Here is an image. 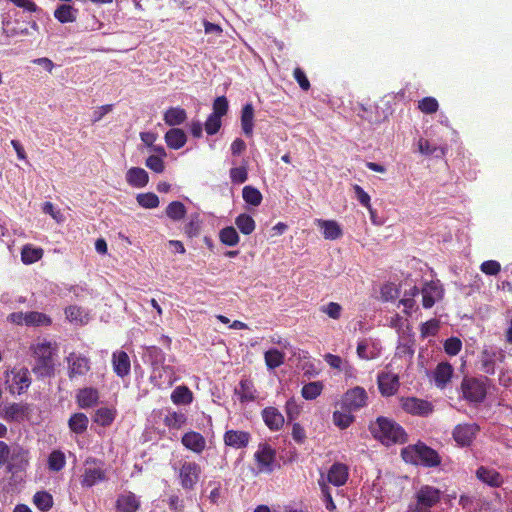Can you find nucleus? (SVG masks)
<instances>
[{"mask_svg":"<svg viewBox=\"0 0 512 512\" xmlns=\"http://www.w3.org/2000/svg\"><path fill=\"white\" fill-rule=\"evenodd\" d=\"M201 231V220L198 214L190 215L184 226V232L189 238L197 237Z\"/></svg>","mask_w":512,"mask_h":512,"instance_id":"nucleus-47","label":"nucleus"},{"mask_svg":"<svg viewBox=\"0 0 512 512\" xmlns=\"http://www.w3.org/2000/svg\"><path fill=\"white\" fill-rule=\"evenodd\" d=\"M187 421V417L182 412H170L164 418V423L171 429H181Z\"/></svg>","mask_w":512,"mask_h":512,"instance_id":"nucleus-46","label":"nucleus"},{"mask_svg":"<svg viewBox=\"0 0 512 512\" xmlns=\"http://www.w3.org/2000/svg\"><path fill=\"white\" fill-rule=\"evenodd\" d=\"M324 385L321 381L305 384L301 389V395L306 400H314L322 393Z\"/></svg>","mask_w":512,"mask_h":512,"instance_id":"nucleus-41","label":"nucleus"},{"mask_svg":"<svg viewBox=\"0 0 512 512\" xmlns=\"http://www.w3.org/2000/svg\"><path fill=\"white\" fill-rule=\"evenodd\" d=\"M402 409L411 415L426 417L433 412L431 402L416 397H403L400 400Z\"/></svg>","mask_w":512,"mask_h":512,"instance_id":"nucleus-13","label":"nucleus"},{"mask_svg":"<svg viewBox=\"0 0 512 512\" xmlns=\"http://www.w3.org/2000/svg\"><path fill=\"white\" fill-rule=\"evenodd\" d=\"M261 417L268 429L273 432L281 430L285 424L283 414L274 406L265 407L261 411Z\"/></svg>","mask_w":512,"mask_h":512,"instance_id":"nucleus-16","label":"nucleus"},{"mask_svg":"<svg viewBox=\"0 0 512 512\" xmlns=\"http://www.w3.org/2000/svg\"><path fill=\"white\" fill-rule=\"evenodd\" d=\"M318 484H319V487H320V490H321V493H322V496H323V499H324V502H325L326 509L329 510V511L335 510L336 509V505H335V503L333 501L330 487L328 486V484L324 480V476L323 475H321V478L318 480Z\"/></svg>","mask_w":512,"mask_h":512,"instance_id":"nucleus-51","label":"nucleus"},{"mask_svg":"<svg viewBox=\"0 0 512 512\" xmlns=\"http://www.w3.org/2000/svg\"><path fill=\"white\" fill-rule=\"evenodd\" d=\"M251 440V434L243 430H227L223 435V441L226 446L234 449H244Z\"/></svg>","mask_w":512,"mask_h":512,"instance_id":"nucleus-17","label":"nucleus"},{"mask_svg":"<svg viewBox=\"0 0 512 512\" xmlns=\"http://www.w3.org/2000/svg\"><path fill=\"white\" fill-rule=\"evenodd\" d=\"M68 376L70 379L79 376H85L91 368L90 359L75 352L67 357Z\"/></svg>","mask_w":512,"mask_h":512,"instance_id":"nucleus-14","label":"nucleus"},{"mask_svg":"<svg viewBox=\"0 0 512 512\" xmlns=\"http://www.w3.org/2000/svg\"><path fill=\"white\" fill-rule=\"evenodd\" d=\"M27 406L20 403H10L3 407L0 417L8 422H19L24 420L27 413Z\"/></svg>","mask_w":512,"mask_h":512,"instance_id":"nucleus-24","label":"nucleus"},{"mask_svg":"<svg viewBox=\"0 0 512 512\" xmlns=\"http://www.w3.org/2000/svg\"><path fill=\"white\" fill-rule=\"evenodd\" d=\"M369 431L372 436L385 446L404 444L408 435L403 427L391 418L380 416L370 423Z\"/></svg>","mask_w":512,"mask_h":512,"instance_id":"nucleus-1","label":"nucleus"},{"mask_svg":"<svg viewBox=\"0 0 512 512\" xmlns=\"http://www.w3.org/2000/svg\"><path fill=\"white\" fill-rule=\"evenodd\" d=\"M285 355L278 349H270L265 352V364L269 369H275L284 363Z\"/></svg>","mask_w":512,"mask_h":512,"instance_id":"nucleus-43","label":"nucleus"},{"mask_svg":"<svg viewBox=\"0 0 512 512\" xmlns=\"http://www.w3.org/2000/svg\"><path fill=\"white\" fill-rule=\"evenodd\" d=\"M47 465L52 472L61 471L66 465L65 454L61 450H53L48 456Z\"/></svg>","mask_w":512,"mask_h":512,"instance_id":"nucleus-37","label":"nucleus"},{"mask_svg":"<svg viewBox=\"0 0 512 512\" xmlns=\"http://www.w3.org/2000/svg\"><path fill=\"white\" fill-rule=\"evenodd\" d=\"M477 478L491 487H500L504 483L502 475L495 469L480 466L476 471Z\"/></svg>","mask_w":512,"mask_h":512,"instance_id":"nucleus-28","label":"nucleus"},{"mask_svg":"<svg viewBox=\"0 0 512 512\" xmlns=\"http://www.w3.org/2000/svg\"><path fill=\"white\" fill-rule=\"evenodd\" d=\"M43 257V249L25 245L21 251V260L24 264H33Z\"/></svg>","mask_w":512,"mask_h":512,"instance_id":"nucleus-40","label":"nucleus"},{"mask_svg":"<svg viewBox=\"0 0 512 512\" xmlns=\"http://www.w3.org/2000/svg\"><path fill=\"white\" fill-rule=\"evenodd\" d=\"M462 396L472 403L482 402L486 397V388L482 381L465 377L461 383Z\"/></svg>","mask_w":512,"mask_h":512,"instance_id":"nucleus-9","label":"nucleus"},{"mask_svg":"<svg viewBox=\"0 0 512 512\" xmlns=\"http://www.w3.org/2000/svg\"><path fill=\"white\" fill-rule=\"evenodd\" d=\"M320 310L330 318L337 320L341 317L342 306L336 302H329L328 304L323 305Z\"/></svg>","mask_w":512,"mask_h":512,"instance_id":"nucleus-60","label":"nucleus"},{"mask_svg":"<svg viewBox=\"0 0 512 512\" xmlns=\"http://www.w3.org/2000/svg\"><path fill=\"white\" fill-rule=\"evenodd\" d=\"M368 395L363 387L356 386L345 392L342 406L349 412L357 411L367 405Z\"/></svg>","mask_w":512,"mask_h":512,"instance_id":"nucleus-12","label":"nucleus"},{"mask_svg":"<svg viewBox=\"0 0 512 512\" xmlns=\"http://www.w3.org/2000/svg\"><path fill=\"white\" fill-rule=\"evenodd\" d=\"M285 412L288 422H292L298 418L301 413V406L297 403L295 398H290L285 404Z\"/></svg>","mask_w":512,"mask_h":512,"instance_id":"nucleus-55","label":"nucleus"},{"mask_svg":"<svg viewBox=\"0 0 512 512\" xmlns=\"http://www.w3.org/2000/svg\"><path fill=\"white\" fill-rule=\"evenodd\" d=\"M181 443L186 449L196 454H201L206 448V439L196 431L186 432L181 438Z\"/></svg>","mask_w":512,"mask_h":512,"instance_id":"nucleus-21","label":"nucleus"},{"mask_svg":"<svg viewBox=\"0 0 512 512\" xmlns=\"http://www.w3.org/2000/svg\"><path fill=\"white\" fill-rule=\"evenodd\" d=\"M480 431L479 425L476 423H462L454 427L452 437L460 447H469L474 442Z\"/></svg>","mask_w":512,"mask_h":512,"instance_id":"nucleus-10","label":"nucleus"},{"mask_svg":"<svg viewBox=\"0 0 512 512\" xmlns=\"http://www.w3.org/2000/svg\"><path fill=\"white\" fill-rule=\"evenodd\" d=\"M65 315H66V318L70 322H75V323H80V324L85 323V320H84L85 316H84L83 310L79 306L71 305V306L67 307L65 309Z\"/></svg>","mask_w":512,"mask_h":512,"instance_id":"nucleus-54","label":"nucleus"},{"mask_svg":"<svg viewBox=\"0 0 512 512\" xmlns=\"http://www.w3.org/2000/svg\"><path fill=\"white\" fill-rule=\"evenodd\" d=\"M30 452L28 449L20 445L14 446L10 449V455L7 463V471L11 473H18L25 471L29 466Z\"/></svg>","mask_w":512,"mask_h":512,"instance_id":"nucleus-11","label":"nucleus"},{"mask_svg":"<svg viewBox=\"0 0 512 512\" xmlns=\"http://www.w3.org/2000/svg\"><path fill=\"white\" fill-rule=\"evenodd\" d=\"M230 179L234 184H242L248 179L246 166L234 167L230 169Z\"/></svg>","mask_w":512,"mask_h":512,"instance_id":"nucleus-58","label":"nucleus"},{"mask_svg":"<svg viewBox=\"0 0 512 512\" xmlns=\"http://www.w3.org/2000/svg\"><path fill=\"white\" fill-rule=\"evenodd\" d=\"M6 383L11 394L21 395L28 390L31 385V378L27 368H13L7 372Z\"/></svg>","mask_w":512,"mask_h":512,"instance_id":"nucleus-7","label":"nucleus"},{"mask_svg":"<svg viewBox=\"0 0 512 512\" xmlns=\"http://www.w3.org/2000/svg\"><path fill=\"white\" fill-rule=\"evenodd\" d=\"M354 421V416L349 412L346 411H334L333 412V422L334 424L339 427L340 429H346L348 428Z\"/></svg>","mask_w":512,"mask_h":512,"instance_id":"nucleus-48","label":"nucleus"},{"mask_svg":"<svg viewBox=\"0 0 512 512\" xmlns=\"http://www.w3.org/2000/svg\"><path fill=\"white\" fill-rule=\"evenodd\" d=\"M165 212L167 217L171 220L180 221L185 217L187 211L185 205L182 202L172 201L166 207Z\"/></svg>","mask_w":512,"mask_h":512,"instance_id":"nucleus-42","label":"nucleus"},{"mask_svg":"<svg viewBox=\"0 0 512 512\" xmlns=\"http://www.w3.org/2000/svg\"><path fill=\"white\" fill-rule=\"evenodd\" d=\"M241 128L245 136L251 137L253 135L254 108L251 103H247L242 107Z\"/></svg>","mask_w":512,"mask_h":512,"instance_id":"nucleus-31","label":"nucleus"},{"mask_svg":"<svg viewBox=\"0 0 512 512\" xmlns=\"http://www.w3.org/2000/svg\"><path fill=\"white\" fill-rule=\"evenodd\" d=\"M51 323V318L44 313L37 311L26 312L27 326H49Z\"/></svg>","mask_w":512,"mask_h":512,"instance_id":"nucleus-44","label":"nucleus"},{"mask_svg":"<svg viewBox=\"0 0 512 512\" xmlns=\"http://www.w3.org/2000/svg\"><path fill=\"white\" fill-rule=\"evenodd\" d=\"M349 477V469L346 464L336 462L331 465L329 468L326 479V483L332 484L336 487L343 486L346 484Z\"/></svg>","mask_w":512,"mask_h":512,"instance_id":"nucleus-18","label":"nucleus"},{"mask_svg":"<svg viewBox=\"0 0 512 512\" xmlns=\"http://www.w3.org/2000/svg\"><path fill=\"white\" fill-rule=\"evenodd\" d=\"M495 356L496 352L484 350L482 352V369L487 374H494L495 373Z\"/></svg>","mask_w":512,"mask_h":512,"instance_id":"nucleus-52","label":"nucleus"},{"mask_svg":"<svg viewBox=\"0 0 512 512\" xmlns=\"http://www.w3.org/2000/svg\"><path fill=\"white\" fill-rule=\"evenodd\" d=\"M136 200L143 208L153 209L159 206V198L152 192L138 194Z\"/></svg>","mask_w":512,"mask_h":512,"instance_id":"nucleus-50","label":"nucleus"},{"mask_svg":"<svg viewBox=\"0 0 512 512\" xmlns=\"http://www.w3.org/2000/svg\"><path fill=\"white\" fill-rule=\"evenodd\" d=\"M171 401L176 405H188L193 401V393L185 385L177 386L171 393Z\"/></svg>","mask_w":512,"mask_h":512,"instance_id":"nucleus-35","label":"nucleus"},{"mask_svg":"<svg viewBox=\"0 0 512 512\" xmlns=\"http://www.w3.org/2000/svg\"><path fill=\"white\" fill-rule=\"evenodd\" d=\"M454 369L448 362L439 363L432 373L434 383L437 388L444 389L451 381Z\"/></svg>","mask_w":512,"mask_h":512,"instance_id":"nucleus-22","label":"nucleus"},{"mask_svg":"<svg viewBox=\"0 0 512 512\" xmlns=\"http://www.w3.org/2000/svg\"><path fill=\"white\" fill-rule=\"evenodd\" d=\"M422 306L429 309L434 306L435 302L443 297V289L439 282H426L422 289Z\"/></svg>","mask_w":512,"mask_h":512,"instance_id":"nucleus-15","label":"nucleus"},{"mask_svg":"<svg viewBox=\"0 0 512 512\" xmlns=\"http://www.w3.org/2000/svg\"><path fill=\"white\" fill-rule=\"evenodd\" d=\"M241 403L252 402L256 399V389L251 379L243 378L234 390Z\"/></svg>","mask_w":512,"mask_h":512,"instance_id":"nucleus-27","label":"nucleus"},{"mask_svg":"<svg viewBox=\"0 0 512 512\" xmlns=\"http://www.w3.org/2000/svg\"><path fill=\"white\" fill-rule=\"evenodd\" d=\"M34 504L41 511H48L53 505L51 494L45 491H39L34 495Z\"/></svg>","mask_w":512,"mask_h":512,"instance_id":"nucleus-49","label":"nucleus"},{"mask_svg":"<svg viewBox=\"0 0 512 512\" xmlns=\"http://www.w3.org/2000/svg\"><path fill=\"white\" fill-rule=\"evenodd\" d=\"M481 271L486 275H497L501 270V265L498 261L487 260L480 266Z\"/></svg>","mask_w":512,"mask_h":512,"instance_id":"nucleus-63","label":"nucleus"},{"mask_svg":"<svg viewBox=\"0 0 512 512\" xmlns=\"http://www.w3.org/2000/svg\"><path fill=\"white\" fill-rule=\"evenodd\" d=\"M229 104L225 96L217 97L213 102V112L211 114L222 118L228 112Z\"/></svg>","mask_w":512,"mask_h":512,"instance_id":"nucleus-57","label":"nucleus"},{"mask_svg":"<svg viewBox=\"0 0 512 512\" xmlns=\"http://www.w3.org/2000/svg\"><path fill=\"white\" fill-rule=\"evenodd\" d=\"M441 491L433 486L423 485L415 493V503L409 505L410 512H430L440 502Z\"/></svg>","mask_w":512,"mask_h":512,"instance_id":"nucleus-4","label":"nucleus"},{"mask_svg":"<svg viewBox=\"0 0 512 512\" xmlns=\"http://www.w3.org/2000/svg\"><path fill=\"white\" fill-rule=\"evenodd\" d=\"M126 181L132 187L143 188L149 182V175L143 168L132 167L126 173Z\"/></svg>","mask_w":512,"mask_h":512,"instance_id":"nucleus-29","label":"nucleus"},{"mask_svg":"<svg viewBox=\"0 0 512 512\" xmlns=\"http://www.w3.org/2000/svg\"><path fill=\"white\" fill-rule=\"evenodd\" d=\"M165 142L171 149L178 150L187 142V136L182 129L171 128L165 134Z\"/></svg>","mask_w":512,"mask_h":512,"instance_id":"nucleus-30","label":"nucleus"},{"mask_svg":"<svg viewBox=\"0 0 512 512\" xmlns=\"http://www.w3.org/2000/svg\"><path fill=\"white\" fill-rule=\"evenodd\" d=\"M145 165L155 173H162L165 169L163 159L156 155L149 156L145 161Z\"/></svg>","mask_w":512,"mask_h":512,"instance_id":"nucleus-61","label":"nucleus"},{"mask_svg":"<svg viewBox=\"0 0 512 512\" xmlns=\"http://www.w3.org/2000/svg\"><path fill=\"white\" fill-rule=\"evenodd\" d=\"M221 118L210 114L205 122V130L208 135L216 134L221 128Z\"/></svg>","mask_w":512,"mask_h":512,"instance_id":"nucleus-62","label":"nucleus"},{"mask_svg":"<svg viewBox=\"0 0 512 512\" xmlns=\"http://www.w3.org/2000/svg\"><path fill=\"white\" fill-rule=\"evenodd\" d=\"M235 224L240 232L244 235H250L256 227L252 216L246 213L239 214L235 219Z\"/></svg>","mask_w":512,"mask_h":512,"instance_id":"nucleus-38","label":"nucleus"},{"mask_svg":"<svg viewBox=\"0 0 512 512\" xmlns=\"http://www.w3.org/2000/svg\"><path fill=\"white\" fill-rule=\"evenodd\" d=\"M99 392L96 388L85 387L76 394V402L82 409L90 408L98 403Z\"/></svg>","mask_w":512,"mask_h":512,"instance_id":"nucleus-26","label":"nucleus"},{"mask_svg":"<svg viewBox=\"0 0 512 512\" xmlns=\"http://www.w3.org/2000/svg\"><path fill=\"white\" fill-rule=\"evenodd\" d=\"M242 197L246 203L253 206H259L263 199L261 192L257 188L250 185H247L243 188Z\"/></svg>","mask_w":512,"mask_h":512,"instance_id":"nucleus-45","label":"nucleus"},{"mask_svg":"<svg viewBox=\"0 0 512 512\" xmlns=\"http://www.w3.org/2000/svg\"><path fill=\"white\" fill-rule=\"evenodd\" d=\"M293 76L302 90L308 91L310 89V87H311L310 82H309L305 72L300 67H296L294 69Z\"/></svg>","mask_w":512,"mask_h":512,"instance_id":"nucleus-64","label":"nucleus"},{"mask_svg":"<svg viewBox=\"0 0 512 512\" xmlns=\"http://www.w3.org/2000/svg\"><path fill=\"white\" fill-rule=\"evenodd\" d=\"M377 382L379 391L383 396H392L399 388V378L392 373L379 374Z\"/></svg>","mask_w":512,"mask_h":512,"instance_id":"nucleus-23","label":"nucleus"},{"mask_svg":"<svg viewBox=\"0 0 512 512\" xmlns=\"http://www.w3.org/2000/svg\"><path fill=\"white\" fill-rule=\"evenodd\" d=\"M36 364L32 368L33 373L40 378L50 377L54 374L51 343H38L34 347Z\"/></svg>","mask_w":512,"mask_h":512,"instance_id":"nucleus-3","label":"nucleus"},{"mask_svg":"<svg viewBox=\"0 0 512 512\" xmlns=\"http://www.w3.org/2000/svg\"><path fill=\"white\" fill-rule=\"evenodd\" d=\"M439 328V320L431 319L429 321H426L421 325L420 328L421 337L426 338L429 336H435L438 333Z\"/></svg>","mask_w":512,"mask_h":512,"instance_id":"nucleus-56","label":"nucleus"},{"mask_svg":"<svg viewBox=\"0 0 512 512\" xmlns=\"http://www.w3.org/2000/svg\"><path fill=\"white\" fill-rule=\"evenodd\" d=\"M462 348V342L457 337H450L444 342V351L450 355L455 356L457 355Z\"/></svg>","mask_w":512,"mask_h":512,"instance_id":"nucleus-59","label":"nucleus"},{"mask_svg":"<svg viewBox=\"0 0 512 512\" xmlns=\"http://www.w3.org/2000/svg\"><path fill=\"white\" fill-rule=\"evenodd\" d=\"M418 109L422 113L433 114L438 111L439 104L434 97H424L418 102Z\"/></svg>","mask_w":512,"mask_h":512,"instance_id":"nucleus-53","label":"nucleus"},{"mask_svg":"<svg viewBox=\"0 0 512 512\" xmlns=\"http://www.w3.org/2000/svg\"><path fill=\"white\" fill-rule=\"evenodd\" d=\"M112 367L114 373L120 377L124 378L130 374L131 371V362L128 354L123 350H116L112 353Z\"/></svg>","mask_w":512,"mask_h":512,"instance_id":"nucleus-20","label":"nucleus"},{"mask_svg":"<svg viewBox=\"0 0 512 512\" xmlns=\"http://www.w3.org/2000/svg\"><path fill=\"white\" fill-rule=\"evenodd\" d=\"M258 473L270 474L274 471L276 450L268 443H260L254 453Z\"/></svg>","mask_w":512,"mask_h":512,"instance_id":"nucleus-6","label":"nucleus"},{"mask_svg":"<svg viewBox=\"0 0 512 512\" xmlns=\"http://www.w3.org/2000/svg\"><path fill=\"white\" fill-rule=\"evenodd\" d=\"M315 224L322 230L323 237L327 240H336L343 235L341 226L335 220L316 219Z\"/></svg>","mask_w":512,"mask_h":512,"instance_id":"nucleus-25","label":"nucleus"},{"mask_svg":"<svg viewBox=\"0 0 512 512\" xmlns=\"http://www.w3.org/2000/svg\"><path fill=\"white\" fill-rule=\"evenodd\" d=\"M187 118L185 109L181 107H170L164 113V121L169 126H177L182 124Z\"/></svg>","mask_w":512,"mask_h":512,"instance_id":"nucleus-33","label":"nucleus"},{"mask_svg":"<svg viewBox=\"0 0 512 512\" xmlns=\"http://www.w3.org/2000/svg\"><path fill=\"white\" fill-rule=\"evenodd\" d=\"M139 498L131 491H125L117 496L116 512H137L140 508Z\"/></svg>","mask_w":512,"mask_h":512,"instance_id":"nucleus-19","label":"nucleus"},{"mask_svg":"<svg viewBox=\"0 0 512 512\" xmlns=\"http://www.w3.org/2000/svg\"><path fill=\"white\" fill-rule=\"evenodd\" d=\"M89 419L82 413H74L68 420L69 429L75 434H83L87 431Z\"/></svg>","mask_w":512,"mask_h":512,"instance_id":"nucleus-32","label":"nucleus"},{"mask_svg":"<svg viewBox=\"0 0 512 512\" xmlns=\"http://www.w3.org/2000/svg\"><path fill=\"white\" fill-rule=\"evenodd\" d=\"M106 480V473L103 469V462L99 459L89 457L85 461V468L81 476L82 487H92L98 482Z\"/></svg>","mask_w":512,"mask_h":512,"instance_id":"nucleus-5","label":"nucleus"},{"mask_svg":"<svg viewBox=\"0 0 512 512\" xmlns=\"http://www.w3.org/2000/svg\"><path fill=\"white\" fill-rule=\"evenodd\" d=\"M401 457L406 463L425 467H436L441 463L438 452L420 441L403 448L401 450Z\"/></svg>","mask_w":512,"mask_h":512,"instance_id":"nucleus-2","label":"nucleus"},{"mask_svg":"<svg viewBox=\"0 0 512 512\" xmlns=\"http://www.w3.org/2000/svg\"><path fill=\"white\" fill-rule=\"evenodd\" d=\"M219 239L222 244L229 247L238 245L240 241V237L233 226H227L221 229L219 232Z\"/></svg>","mask_w":512,"mask_h":512,"instance_id":"nucleus-39","label":"nucleus"},{"mask_svg":"<svg viewBox=\"0 0 512 512\" xmlns=\"http://www.w3.org/2000/svg\"><path fill=\"white\" fill-rule=\"evenodd\" d=\"M201 466L195 461H185L179 468V482L184 490H193L200 480Z\"/></svg>","mask_w":512,"mask_h":512,"instance_id":"nucleus-8","label":"nucleus"},{"mask_svg":"<svg viewBox=\"0 0 512 512\" xmlns=\"http://www.w3.org/2000/svg\"><path fill=\"white\" fill-rule=\"evenodd\" d=\"M54 17L60 23L74 22L77 17V9L68 4L60 5L54 12Z\"/></svg>","mask_w":512,"mask_h":512,"instance_id":"nucleus-36","label":"nucleus"},{"mask_svg":"<svg viewBox=\"0 0 512 512\" xmlns=\"http://www.w3.org/2000/svg\"><path fill=\"white\" fill-rule=\"evenodd\" d=\"M116 414L117 412L113 408L101 407L95 411L93 421L102 427H107L113 423Z\"/></svg>","mask_w":512,"mask_h":512,"instance_id":"nucleus-34","label":"nucleus"}]
</instances>
